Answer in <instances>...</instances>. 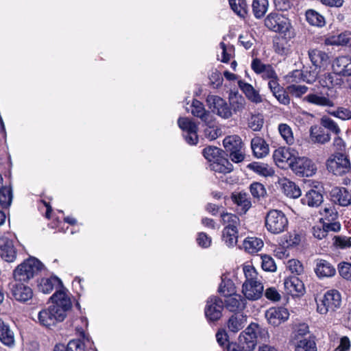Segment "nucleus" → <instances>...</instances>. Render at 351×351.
I'll use <instances>...</instances> for the list:
<instances>
[{"label":"nucleus","instance_id":"864d4df0","mask_svg":"<svg viewBox=\"0 0 351 351\" xmlns=\"http://www.w3.org/2000/svg\"><path fill=\"white\" fill-rule=\"evenodd\" d=\"M232 10L239 16H244L247 13V4L245 0H229Z\"/></svg>","mask_w":351,"mask_h":351},{"label":"nucleus","instance_id":"774afa93","mask_svg":"<svg viewBox=\"0 0 351 351\" xmlns=\"http://www.w3.org/2000/svg\"><path fill=\"white\" fill-rule=\"evenodd\" d=\"M329 113L342 120H348L351 119V111L343 108H339L337 110L330 111Z\"/></svg>","mask_w":351,"mask_h":351},{"label":"nucleus","instance_id":"f03ea898","mask_svg":"<svg viewBox=\"0 0 351 351\" xmlns=\"http://www.w3.org/2000/svg\"><path fill=\"white\" fill-rule=\"evenodd\" d=\"M243 270L245 280L242 285V293L245 299L252 301L260 299L263 295L264 287L256 270L251 265H244Z\"/></svg>","mask_w":351,"mask_h":351},{"label":"nucleus","instance_id":"72a5a7b5","mask_svg":"<svg viewBox=\"0 0 351 351\" xmlns=\"http://www.w3.org/2000/svg\"><path fill=\"white\" fill-rule=\"evenodd\" d=\"M263 246V241L256 237H247L243 241V247L250 254L258 252Z\"/></svg>","mask_w":351,"mask_h":351},{"label":"nucleus","instance_id":"a19ab883","mask_svg":"<svg viewBox=\"0 0 351 351\" xmlns=\"http://www.w3.org/2000/svg\"><path fill=\"white\" fill-rule=\"evenodd\" d=\"M219 292L225 297L233 295L235 292V287L233 282L223 276H221V282L219 287Z\"/></svg>","mask_w":351,"mask_h":351},{"label":"nucleus","instance_id":"c03bdc74","mask_svg":"<svg viewBox=\"0 0 351 351\" xmlns=\"http://www.w3.org/2000/svg\"><path fill=\"white\" fill-rule=\"evenodd\" d=\"M12 201V192L10 187L4 186L0 189V205L3 208H8Z\"/></svg>","mask_w":351,"mask_h":351},{"label":"nucleus","instance_id":"cd10ccee","mask_svg":"<svg viewBox=\"0 0 351 351\" xmlns=\"http://www.w3.org/2000/svg\"><path fill=\"white\" fill-rule=\"evenodd\" d=\"M239 86L247 99L252 102L259 104L263 101L261 95L251 84L239 81Z\"/></svg>","mask_w":351,"mask_h":351},{"label":"nucleus","instance_id":"4c0bfd02","mask_svg":"<svg viewBox=\"0 0 351 351\" xmlns=\"http://www.w3.org/2000/svg\"><path fill=\"white\" fill-rule=\"evenodd\" d=\"M247 167L254 172L265 177L271 176L274 173L272 167L265 163L252 162L249 164Z\"/></svg>","mask_w":351,"mask_h":351},{"label":"nucleus","instance_id":"a211bd4d","mask_svg":"<svg viewBox=\"0 0 351 351\" xmlns=\"http://www.w3.org/2000/svg\"><path fill=\"white\" fill-rule=\"evenodd\" d=\"M332 68L341 76H351V58L348 56L338 57L333 61Z\"/></svg>","mask_w":351,"mask_h":351},{"label":"nucleus","instance_id":"412c9836","mask_svg":"<svg viewBox=\"0 0 351 351\" xmlns=\"http://www.w3.org/2000/svg\"><path fill=\"white\" fill-rule=\"evenodd\" d=\"M308 57L313 65L319 69H324L328 64L329 57L328 54L317 49L308 51Z\"/></svg>","mask_w":351,"mask_h":351},{"label":"nucleus","instance_id":"6ab92c4d","mask_svg":"<svg viewBox=\"0 0 351 351\" xmlns=\"http://www.w3.org/2000/svg\"><path fill=\"white\" fill-rule=\"evenodd\" d=\"M231 199L237 206V210L241 214H245L252 206L250 198L245 192L233 193Z\"/></svg>","mask_w":351,"mask_h":351},{"label":"nucleus","instance_id":"4468645a","mask_svg":"<svg viewBox=\"0 0 351 351\" xmlns=\"http://www.w3.org/2000/svg\"><path fill=\"white\" fill-rule=\"evenodd\" d=\"M22 264L19 265L13 271V280L10 283L12 297L22 301Z\"/></svg>","mask_w":351,"mask_h":351},{"label":"nucleus","instance_id":"dca6fc26","mask_svg":"<svg viewBox=\"0 0 351 351\" xmlns=\"http://www.w3.org/2000/svg\"><path fill=\"white\" fill-rule=\"evenodd\" d=\"M42 267V263L34 257H31L23 261V281L33 278L40 271Z\"/></svg>","mask_w":351,"mask_h":351},{"label":"nucleus","instance_id":"f704fd0d","mask_svg":"<svg viewBox=\"0 0 351 351\" xmlns=\"http://www.w3.org/2000/svg\"><path fill=\"white\" fill-rule=\"evenodd\" d=\"M210 168L215 172L226 174L232 171L233 166L228 159L222 157L219 160L211 163Z\"/></svg>","mask_w":351,"mask_h":351},{"label":"nucleus","instance_id":"39448f33","mask_svg":"<svg viewBox=\"0 0 351 351\" xmlns=\"http://www.w3.org/2000/svg\"><path fill=\"white\" fill-rule=\"evenodd\" d=\"M265 226L267 231L278 234L286 230L288 227V219L281 210L272 209L265 216Z\"/></svg>","mask_w":351,"mask_h":351},{"label":"nucleus","instance_id":"6e6552de","mask_svg":"<svg viewBox=\"0 0 351 351\" xmlns=\"http://www.w3.org/2000/svg\"><path fill=\"white\" fill-rule=\"evenodd\" d=\"M207 104L215 114L228 119L232 115V110L227 102L217 95H209L206 97Z\"/></svg>","mask_w":351,"mask_h":351},{"label":"nucleus","instance_id":"58836bf2","mask_svg":"<svg viewBox=\"0 0 351 351\" xmlns=\"http://www.w3.org/2000/svg\"><path fill=\"white\" fill-rule=\"evenodd\" d=\"M328 43L333 45H351V32H345L328 39Z\"/></svg>","mask_w":351,"mask_h":351},{"label":"nucleus","instance_id":"49530a36","mask_svg":"<svg viewBox=\"0 0 351 351\" xmlns=\"http://www.w3.org/2000/svg\"><path fill=\"white\" fill-rule=\"evenodd\" d=\"M307 21L312 25L323 26L325 23L324 18L315 10H309L306 12Z\"/></svg>","mask_w":351,"mask_h":351},{"label":"nucleus","instance_id":"ea45409f","mask_svg":"<svg viewBox=\"0 0 351 351\" xmlns=\"http://www.w3.org/2000/svg\"><path fill=\"white\" fill-rule=\"evenodd\" d=\"M221 217L223 225H225L224 228L238 230V226L240 225V220L236 215L226 213H222Z\"/></svg>","mask_w":351,"mask_h":351},{"label":"nucleus","instance_id":"8fccbe9b","mask_svg":"<svg viewBox=\"0 0 351 351\" xmlns=\"http://www.w3.org/2000/svg\"><path fill=\"white\" fill-rule=\"evenodd\" d=\"M319 213L323 216L321 219L323 221H334L338 218V213L333 206H325L324 209L319 211Z\"/></svg>","mask_w":351,"mask_h":351},{"label":"nucleus","instance_id":"6e6d98bb","mask_svg":"<svg viewBox=\"0 0 351 351\" xmlns=\"http://www.w3.org/2000/svg\"><path fill=\"white\" fill-rule=\"evenodd\" d=\"M250 190L252 196L259 199L266 195V189L263 184L259 182H254L250 186Z\"/></svg>","mask_w":351,"mask_h":351},{"label":"nucleus","instance_id":"4be33fe9","mask_svg":"<svg viewBox=\"0 0 351 351\" xmlns=\"http://www.w3.org/2000/svg\"><path fill=\"white\" fill-rule=\"evenodd\" d=\"M315 272L320 278H329L335 275L336 269L328 261L317 259L315 261Z\"/></svg>","mask_w":351,"mask_h":351},{"label":"nucleus","instance_id":"b1692460","mask_svg":"<svg viewBox=\"0 0 351 351\" xmlns=\"http://www.w3.org/2000/svg\"><path fill=\"white\" fill-rule=\"evenodd\" d=\"M310 138L315 143L325 144L330 141V136L322 127L315 125L310 128Z\"/></svg>","mask_w":351,"mask_h":351},{"label":"nucleus","instance_id":"7c9ffc66","mask_svg":"<svg viewBox=\"0 0 351 351\" xmlns=\"http://www.w3.org/2000/svg\"><path fill=\"white\" fill-rule=\"evenodd\" d=\"M303 204L311 207H317L323 202V195L317 191L311 190L302 199Z\"/></svg>","mask_w":351,"mask_h":351},{"label":"nucleus","instance_id":"f3484780","mask_svg":"<svg viewBox=\"0 0 351 351\" xmlns=\"http://www.w3.org/2000/svg\"><path fill=\"white\" fill-rule=\"evenodd\" d=\"M191 113L199 118L206 125L211 124L214 121L213 115L205 109L204 104L197 99H193L192 102Z\"/></svg>","mask_w":351,"mask_h":351},{"label":"nucleus","instance_id":"79ce46f5","mask_svg":"<svg viewBox=\"0 0 351 351\" xmlns=\"http://www.w3.org/2000/svg\"><path fill=\"white\" fill-rule=\"evenodd\" d=\"M268 9L267 0H254L252 11L256 18L261 19L267 12Z\"/></svg>","mask_w":351,"mask_h":351},{"label":"nucleus","instance_id":"a878e982","mask_svg":"<svg viewBox=\"0 0 351 351\" xmlns=\"http://www.w3.org/2000/svg\"><path fill=\"white\" fill-rule=\"evenodd\" d=\"M251 147L256 158H263L269 153V146L262 138L256 137L252 138Z\"/></svg>","mask_w":351,"mask_h":351},{"label":"nucleus","instance_id":"e2e57ef3","mask_svg":"<svg viewBox=\"0 0 351 351\" xmlns=\"http://www.w3.org/2000/svg\"><path fill=\"white\" fill-rule=\"evenodd\" d=\"M287 267L291 273L297 275L301 274L304 271V268L301 263L295 259L289 260L287 263Z\"/></svg>","mask_w":351,"mask_h":351},{"label":"nucleus","instance_id":"338daca9","mask_svg":"<svg viewBox=\"0 0 351 351\" xmlns=\"http://www.w3.org/2000/svg\"><path fill=\"white\" fill-rule=\"evenodd\" d=\"M66 351H85V345L80 339H73L67 344Z\"/></svg>","mask_w":351,"mask_h":351},{"label":"nucleus","instance_id":"20e7f679","mask_svg":"<svg viewBox=\"0 0 351 351\" xmlns=\"http://www.w3.org/2000/svg\"><path fill=\"white\" fill-rule=\"evenodd\" d=\"M317 311L321 315L333 313L339 308L341 304V297L337 290H330L323 296L316 300Z\"/></svg>","mask_w":351,"mask_h":351},{"label":"nucleus","instance_id":"bf43d9fd","mask_svg":"<svg viewBox=\"0 0 351 351\" xmlns=\"http://www.w3.org/2000/svg\"><path fill=\"white\" fill-rule=\"evenodd\" d=\"M261 266L263 270L271 272L276 270V263L271 256L265 254L261 256Z\"/></svg>","mask_w":351,"mask_h":351},{"label":"nucleus","instance_id":"1a4fd4ad","mask_svg":"<svg viewBox=\"0 0 351 351\" xmlns=\"http://www.w3.org/2000/svg\"><path fill=\"white\" fill-rule=\"evenodd\" d=\"M291 169L296 174L306 177L312 176L317 171V168L311 160L306 157L295 156Z\"/></svg>","mask_w":351,"mask_h":351},{"label":"nucleus","instance_id":"423d86ee","mask_svg":"<svg viewBox=\"0 0 351 351\" xmlns=\"http://www.w3.org/2000/svg\"><path fill=\"white\" fill-rule=\"evenodd\" d=\"M328 171L336 176H342L350 170V162L348 158L342 154L331 155L326 160Z\"/></svg>","mask_w":351,"mask_h":351},{"label":"nucleus","instance_id":"9d476101","mask_svg":"<svg viewBox=\"0 0 351 351\" xmlns=\"http://www.w3.org/2000/svg\"><path fill=\"white\" fill-rule=\"evenodd\" d=\"M223 302L217 296H211L208 298L205 306V315L210 322H216L222 316Z\"/></svg>","mask_w":351,"mask_h":351},{"label":"nucleus","instance_id":"13d9d810","mask_svg":"<svg viewBox=\"0 0 351 351\" xmlns=\"http://www.w3.org/2000/svg\"><path fill=\"white\" fill-rule=\"evenodd\" d=\"M213 123L214 121L211 124L206 125L207 128L204 130V135L210 141L215 140L221 134L220 130Z\"/></svg>","mask_w":351,"mask_h":351},{"label":"nucleus","instance_id":"c9c22d12","mask_svg":"<svg viewBox=\"0 0 351 351\" xmlns=\"http://www.w3.org/2000/svg\"><path fill=\"white\" fill-rule=\"evenodd\" d=\"M230 108L234 113L241 112L245 108V99L241 95L234 93L230 97Z\"/></svg>","mask_w":351,"mask_h":351},{"label":"nucleus","instance_id":"a18cd8bd","mask_svg":"<svg viewBox=\"0 0 351 351\" xmlns=\"http://www.w3.org/2000/svg\"><path fill=\"white\" fill-rule=\"evenodd\" d=\"M221 150L217 147L208 146L203 149V155L210 162H215L222 157Z\"/></svg>","mask_w":351,"mask_h":351},{"label":"nucleus","instance_id":"69168bd1","mask_svg":"<svg viewBox=\"0 0 351 351\" xmlns=\"http://www.w3.org/2000/svg\"><path fill=\"white\" fill-rule=\"evenodd\" d=\"M319 70L317 68H313L310 71H306L303 73V80L308 84H313L318 77Z\"/></svg>","mask_w":351,"mask_h":351},{"label":"nucleus","instance_id":"09e8293b","mask_svg":"<svg viewBox=\"0 0 351 351\" xmlns=\"http://www.w3.org/2000/svg\"><path fill=\"white\" fill-rule=\"evenodd\" d=\"M238 230L224 228L223 230V239L229 247L234 246L237 243Z\"/></svg>","mask_w":351,"mask_h":351},{"label":"nucleus","instance_id":"de8ad7c7","mask_svg":"<svg viewBox=\"0 0 351 351\" xmlns=\"http://www.w3.org/2000/svg\"><path fill=\"white\" fill-rule=\"evenodd\" d=\"M278 132L288 145H293L294 143L293 132L289 125L286 123H280L278 125Z\"/></svg>","mask_w":351,"mask_h":351},{"label":"nucleus","instance_id":"ddd939ff","mask_svg":"<svg viewBox=\"0 0 351 351\" xmlns=\"http://www.w3.org/2000/svg\"><path fill=\"white\" fill-rule=\"evenodd\" d=\"M289 316V313L287 309L283 307L270 308L265 313V317L269 323L275 326L285 322Z\"/></svg>","mask_w":351,"mask_h":351},{"label":"nucleus","instance_id":"393cba45","mask_svg":"<svg viewBox=\"0 0 351 351\" xmlns=\"http://www.w3.org/2000/svg\"><path fill=\"white\" fill-rule=\"evenodd\" d=\"M0 341L8 347H12L15 343L13 331L11 330L9 325L2 319H0Z\"/></svg>","mask_w":351,"mask_h":351},{"label":"nucleus","instance_id":"f8f14e48","mask_svg":"<svg viewBox=\"0 0 351 351\" xmlns=\"http://www.w3.org/2000/svg\"><path fill=\"white\" fill-rule=\"evenodd\" d=\"M273 158L277 166L282 169H287L291 168L295 156L289 149L280 147L274 151Z\"/></svg>","mask_w":351,"mask_h":351},{"label":"nucleus","instance_id":"bb28decb","mask_svg":"<svg viewBox=\"0 0 351 351\" xmlns=\"http://www.w3.org/2000/svg\"><path fill=\"white\" fill-rule=\"evenodd\" d=\"M62 281L56 276L41 279L38 288L44 293H49L54 288L62 287Z\"/></svg>","mask_w":351,"mask_h":351},{"label":"nucleus","instance_id":"f257e3e1","mask_svg":"<svg viewBox=\"0 0 351 351\" xmlns=\"http://www.w3.org/2000/svg\"><path fill=\"white\" fill-rule=\"evenodd\" d=\"M51 304L40 311L38 317L40 323L47 327L53 326L64 321L66 313L71 308L70 297L64 290L56 291L50 298Z\"/></svg>","mask_w":351,"mask_h":351},{"label":"nucleus","instance_id":"4d7b16f0","mask_svg":"<svg viewBox=\"0 0 351 351\" xmlns=\"http://www.w3.org/2000/svg\"><path fill=\"white\" fill-rule=\"evenodd\" d=\"M309 332L308 326L306 324H300L292 335V341L301 340Z\"/></svg>","mask_w":351,"mask_h":351},{"label":"nucleus","instance_id":"37998d69","mask_svg":"<svg viewBox=\"0 0 351 351\" xmlns=\"http://www.w3.org/2000/svg\"><path fill=\"white\" fill-rule=\"evenodd\" d=\"M293 343L295 345V351H316L315 343L310 339L304 338Z\"/></svg>","mask_w":351,"mask_h":351},{"label":"nucleus","instance_id":"0e129e2a","mask_svg":"<svg viewBox=\"0 0 351 351\" xmlns=\"http://www.w3.org/2000/svg\"><path fill=\"white\" fill-rule=\"evenodd\" d=\"M289 92L295 95V97H300L308 90V88L304 85L292 84L287 87Z\"/></svg>","mask_w":351,"mask_h":351},{"label":"nucleus","instance_id":"5fc2aeb1","mask_svg":"<svg viewBox=\"0 0 351 351\" xmlns=\"http://www.w3.org/2000/svg\"><path fill=\"white\" fill-rule=\"evenodd\" d=\"M178 123L180 128L186 133L197 130V125L187 117L179 118Z\"/></svg>","mask_w":351,"mask_h":351},{"label":"nucleus","instance_id":"c756f323","mask_svg":"<svg viewBox=\"0 0 351 351\" xmlns=\"http://www.w3.org/2000/svg\"><path fill=\"white\" fill-rule=\"evenodd\" d=\"M280 184L284 193L287 197L298 198L301 195L300 188L294 182L287 179H282L280 181Z\"/></svg>","mask_w":351,"mask_h":351},{"label":"nucleus","instance_id":"7ed1b4c3","mask_svg":"<svg viewBox=\"0 0 351 351\" xmlns=\"http://www.w3.org/2000/svg\"><path fill=\"white\" fill-rule=\"evenodd\" d=\"M265 332L257 324H250L239 337V346L245 351H252Z\"/></svg>","mask_w":351,"mask_h":351},{"label":"nucleus","instance_id":"680f3d73","mask_svg":"<svg viewBox=\"0 0 351 351\" xmlns=\"http://www.w3.org/2000/svg\"><path fill=\"white\" fill-rule=\"evenodd\" d=\"M321 124L324 128L328 129L336 134L340 132V129L337 124L327 117H323L321 119Z\"/></svg>","mask_w":351,"mask_h":351},{"label":"nucleus","instance_id":"c85d7f7f","mask_svg":"<svg viewBox=\"0 0 351 351\" xmlns=\"http://www.w3.org/2000/svg\"><path fill=\"white\" fill-rule=\"evenodd\" d=\"M247 323L245 315L240 313H236L232 315L228 322V328L232 332H237L241 330Z\"/></svg>","mask_w":351,"mask_h":351},{"label":"nucleus","instance_id":"3c124183","mask_svg":"<svg viewBox=\"0 0 351 351\" xmlns=\"http://www.w3.org/2000/svg\"><path fill=\"white\" fill-rule=\"evenodd\" d=\"M264 123L263 116L261 114H252L248 119V127L253 131H259Z\"/></svg>","mask_w":351,"mask_h":351},{"label":"nucleus","instance_id":"0eeeda50","mask_svg":"<svg viewBox=\"0 0 351 351\" xmlns=\"http://www.w3.org/2000/svg\"><path fill=\"white\" fill-rule=\"evenodd\" d=\"M265 25L269 29L284 33L290 32L292 26L288 18L278 13H271L265 19Z\"/></svg>","mask_w":351,"mask_h":351},{"label":"nucleus","instance_id":"9b49d317","mask_svg":"<svg viewBox=\"0 0 351 351\" xmlns=\"http://www.w3.org/2000/svg\"><path fill=\"white\" fill-rule=\"evenodd\" d=\"M0 256L8 263H12L16 258V252L13 242L4 234H0Z\"/></svg>","mask_w":351,"mask_h":351},{"label":"nucleus","instance_id":"5701e85b","mask_svg":"<svg viewBox=\"0 0 351 351\" xmlns=\"http://www.w3.org/2000/svg\"><path fill=\"white\" fill-rule=\"evenodd\" d=\"M319 82L322 86L330 88L341 86L343 84V80L339 73L332 71L321 75Z\"/></svg>","mask_w":351,"mask_h":351},{"label":"nucleus","instance_id":"2eb2a0df","mask_svg":"<svg viewBox=\"0 0 351 351\" xmlns=\"http://www.w3.org/2000/svg\"><path fill=\"white\" fill-rule=\"evenodd\" d=\"M284 286L287 293L292 296L302 295L305 291L304 283L296 276L286 278Z\"/></svg>","mask_w":351,"mask_h":351},{"label":"nucleus","instance_id":"603ef678","mask_svg":"<svg viewBox=\"0 0 351 351\" xmlns=\"http://www.w3.org/2000/svg\"><path fill=\"white\" fill-rule=\"evenodd\" d=\"M274 51L279 55H287L289 52V46L283 38H277L274 41Z\"/></svg>","mask_w":351,"mask_h":351},{"label":"nucleus","instance_id":"e433bc0d","mask_svg":"<svg viewBox=\"0 0 351 351\" xmlns=\"http://www.w3.org/2000/svg\"><path fill=\"white\" fill-rule=\"evenodd\" d=\"M304 100L308 103L320 106L332 107L334 106L333 101L329 98L317 94H310L305 97Z\"/></svg>","mask_w":351,"mask_h":351},{"label":"nucleus","instance_id":"aec40b11","mask_svg":"<svg viewBox=\"0 0 351 351\" xmlns=\"http://www.w3.org/2000/svg\"><path fill=\"white\" fill-rule=\"evenodd\" d=\"M330 195L332 201L342 206H347L351 204V193L346 188L335 187L332 189Z\"/></svg>","mask_w":351,"mask_h":351},{"label":"nucleus","instance_id":"473e14b6","mask_svg":"<svg viewBox=\"0 0 351 351\" xmlns=\"http://www.w3.org/2000/svg\"><path fill=\"white\" fill-rule=\"evenodd\" d=\"M230 297L226 300L227 308L230 311H240L245 308L246 305V300L242 298L241 295H229Z\"/></svg>","mask_w":351,"mask_h":351},{"label":"nucleus","instance_id":"052dcab7","mask_svg":"<svg viewBox=\"0 0 351 351\" xmlns=\"http://www.w3.org/2000/svg\"><path fill=\"white\" fill-rule=\"evenodd\" d=\"M339 275L344 279L351 281V263L343 262L339 264Z\"/></svg>","mask_w":351,"mask_h":351},{"label":"nucleus","instance_id":"2f4dec72","mask_svg":"<svg viewBox=\"0 0 351 351\" xmlns=\"http://www.w3.org/2000/svg\"><path fill=\"white\" fill-rule=\"evenodd\" d=\"M223 144L227 152L243 149V147L241 138L237 135L226 137L223 141Z\"/></svg>","mask_w":351,"mask_h":351}]
</instances>
